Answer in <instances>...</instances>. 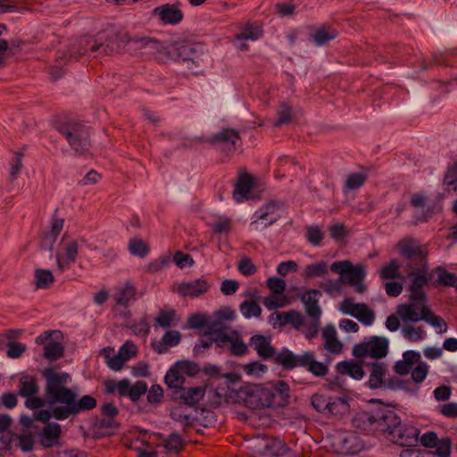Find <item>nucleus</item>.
Instances as JSON below:
<instances>
[{"label": "nucleus", "mask_w": 457, "mask_h": 457, "mask_svg": "<svg viewBox=\"0 0 457 457\" xmlns=\"http://www.w3.org/2000/svg\"><path fill=\"white\" fill-rule=\"evenodd\" d=\"M42 376L46 381L45 393L49 409L36 411L34 420L47 424L51 419L64 420L96 407L97 401L94 396L84 395L79 398L77 392L68 386L71 381L69 373L51 367L43 370Z\"/></svg>", "instance_id": "f257e3e1"}, {"label": "nucleus", "mask_w": 457, "mask_h": 457, "mask_svg": "<svg viewBox=\"0 0 457 457\" xmlns=\"http://www.w3.org/2000/svg\"><path fill=\"white\" fill-rule=\"evenodd\" d=\"M127 44H130V38L125 32L110 30L106 33L99 34L95 39L87 37H80L70 45L67 50H59L57 59L66 62L68 60H79L88 50L95 56L108 55L120 51L125 47Z\"/></svg>", "instance_id": "f03ea898"}, {"label": "nucleus", "mask_w": 457, "mask_h": 457, "mask_svg": "<svg viewBox=\"0 0 457 457\" xmlns=\"http://www.w3.org/2000/svg\"><path fill=\"white\" fill-rule=\"evenodd\" d=\"M391 410L388 405H380L369 411H359L352 418V426L366 435L378 432L383 436L386 421L395 420L390 413Z\"/></svg>", "instance_id": "7ed1b4c3"}, {"label": "nucleus", "mask_w": 457, "mask_h": 457, "mask_svg": "<svg viewBox=\"0 0 457 457\" xmlns=\"http://www.w3.org/2000/svg\"><path fill=\"white\" fill-rule=\"evenodd\" d=\"M395 421H386L383 436L388 441L403 447L414 446L419 442L420 430L410 423H403L393 409L390 411Z\"/></svg>", "instance_id": "20e7f679"}, {"label": "nucleus", "mask_w": 457, "mask_h": 457, "mask_svg": "<svg viewBox=\"0 0 457 457\" xmlns=\"http://www.w3.org/2000/svg\"><path fill=\"white\" fill-rule=\"evenodd\" d=\"M58 132L67 140L76 154H86L91 145L90 128L77 120H68L57 127Z\"/></svg>", "instance_id": "39448f33"}, {"label": "nucleus", "mask_w": 457, "mask_h": 457, "mask_svg": "<svg viewBox=\"0 0 457 457\" xmlns=\"http://www.w3.org/2000/svg\"><path fill=\"white\" fill-rule=\"evenodd\" d=\"M237 397L253 410L279 406V403L274 400V390L262 385L249 384L241 386L237 391Z\"/></svg>", "instance_id": "423d86ee"}, {"label": "nucleus", "mask_w": 457, "mask_h": 457, "mask_svg": "<svg viewBox=\"0 0 457 457\" xmlns=\"http://www.w3.org/2000/svg\"><path fill=\"white\" fill-rule=\"evenodd\" d=\"M396 313L404 322L423 320L434 327L439 334L445 333L448 328L445 320L441 316L436 315L428 304H423L418 311H414L411 305H398Z\"/></svg>", "instance_id": "0eeeda50"}, {"label": "nucleus", "mask_w": 457, "mask_h": 457, "mask_svg": "<svg viewBox=\"0 0 457 457\" xmlns=\"http://www.w3.org/2000/svg\"><path fill=\"white\" fill-rule=\"evenodd\" d=\"M428 265L427 262L422 263L415 270L408 273L411 281L408 285L409 303H401L400 305H411L414 311H418L423 304H428V295L423 287L429 282V278L427 276Z\"/></svg>", "instance_id": "6e6552de"}, {"label": "nucleus", "mask_w": 457, "mask_h": 457, "mask_svg": "<svg viewBox=\"0 0 457 457\" xmlns=\"http://www.w3.org/2000/svg\"><path fill=\"white\" fill-rule=\"evenodd\" d=\"M389 340L385 337L371 336L353 348V354L357 358L370 356L381 359L388 353Z\"/></svg>", "instance_id": "1a4fd4ad"}, {"label": "nucleus", "mask_w": 457, "mask_h": 457, "mask_svg": "<svg viewBox=\"0 0 457 457\" xmlns=\"http://www.w3.org/2000/svg\"><path fill=\"white\" fill-rule=\"evenodd\" d=\"M339 310L344 314L355 318L364 326H370L375 320V313L365 303H353L352 298H345L340 303Z\"/></svg>", "instance_id": "9d476101"}, {"label": "nucleus", "mask_w": 457, "mask_h": 457, "mask_svg": "<svg viewBox=\"0 0 457 457\" xmlns=\"http://www.w3.org/2000/svg\"><path fill=\"white\" fill-rule=\"evenodd\" d=\"M312 352L306 351L296 354L291 350L284 347L278 352L275 358V364L281 366L285 370H291L295 368L306 369Z\"/></svg>", "instance_id": "9b49d317"}, {"label": "nucleus", "mask_w": 457, "mask_h": 457, "mask_svg": "<svg viewBox=\"0 0 457 457\" xmlns=\"http://www.w3.org/2000/svg\"><path fill=\"white\" fill-rule=\"evenodd\" d=\"M209 142L212 145H223L221 150L224 151L226 154H230L241 145V137L237 130L226 128L212 134L209 138Z\"/></svg>", "instance_id": "f8f14e48"}, {"label": "nucleus", "mask_w": 457, "mask_h": 457, "mask_svg": "<svg viewBox=\"0 0 457 457\" xmlns=\"http://www.w3.org/2000/svg\"><path fill=\"white\" fill-rule=\"evenodd\" d=\"M397 249L402 257L406 260H419L420 262L425 263L428 254L425 245L411 237L403 238L397 243Z\"/></svg>", "instance_id": "ddd939ff"}, {"label": "nucleus", "mask_w": 457, "mask_h": 457, "mask_svg": "<svg viewBox=\"0 0 457 457\" xmlns=\"http://www.w3.org/2000/svg\"><path fill=\"white\" fill-rule=\"evenodd\" d=\"M205 389L202 386L185 387L181 386L171 393L172 400L183 403L188 406H195L204 396Z\"/></svg>", "instance_id": "4468645a"}, {"label": "nucleus", "mask_w": 457, "mask_h": 457, "mask_svg": "<svg viewBox=\"0 0 457 457\" xmlns=\"http://www.w3.org/2000/svg\"><path fill=\"white\" fill-rule=\"evenodd\" d=\"M282 204L277 201H270L259 208L253 214V223L263 221L264 227L274 224L280 218Z\"/></svg>", "instance_id": "2eb2a0df"}, {"label": "nucleus", "mask_w": 457, "mask_h": 457, "mask_svg": "<svg viewBox=\"0 0 457 457\" xmlns=\"http://www.w3.org/2000/svg\"><path fill=\"white\" fill-rule=\"evenodd\" d=\"M249 345L256 351L259 357L263 360H271L275 363L278 352L271 345L270 337L254 335L250 338Z\"/></svg>", "instance_id": "dca6fc26"}, {"label": "nucleus", "mask_w": 457, "mask_h": 457, "mask_svg": "<svg viewBox=\"0 0 457 457\" xmlns=\"http://www.w3.org/2000/svg\"><path fill=\"white\" fill-rule=\"evenodd\" d=\"M210 287L211 286L208 281L204 278H200L180 283L178 287V292L182 296L194 298L204 295Z\"/></svg>", "instance_id": "f3484780"}, {"label": "nucleus", "mask_w": 457, "mask_h": 457, "mask_svg": "<svg viewBox=\"0 0 457 457\" xmlns=\"http://www.w3.org/2000/svg\"><path fill=\"white\" fill-rule=\"evenodd\" d=\"M153 15L163 24L176 25L183 20V12L176 5L165 4L155 7Z\"/></svg>", "instance_id": "a211bd4d"}, {"label": "nucleus", "mask_w": 457, "mask_h": 457, "mask_svg": "<svg viewBox=\"0 0 457 457\" xmlns=\"http://www.w3.org/2000/svg\"><path fill=\"white\" fill-rule=\"evenodd\" d=\"M62 427L56 422L46 424L38 434L39 443L45 448H51L59 444Z\"/></svg>", "instance_id": "6ab92c4d"}, {"label": "nucleus", "mask_w": 457, "mask_h": 457, "mask_svg": "<svg viewBox=\"0 0 457 457\" xmlns=\"http://www.w3.org/2000/svg\"><path fill=\"white\" fill-rule=\"evenodd\" d=\"M170 53L174 56L176 61L187 62L188 69H193V66H196V62L199 59L197 52L190 44H182L174 46Z\"/></svg>", "instance_id": "aec40b11"}, {"label": "nucleus", "mask_w": 457, "mask_h": 457, "mask_svg": "<svg viewBox=\"0 0 457 457\" xmlns=\"http://www.w3.org/2000/svg\"><path fill=\"white\" fill-rule=\"evenodd\" d=\"M366 366L370 371V378L368 381L369 387L371 389L382 387L387 372L386 364L375 361L370 363H367Z\"/></svg>", "instance_id": "412c9836"}, {"label": "nucleus", "mask_w": 457, "mask_h": 457, "mask_svg": "<svg viewBox=\"0 0 457 457\" xmlns=\"http://www.w3.org/2000/svg\"><path fill=\"white\" fill-rule=\"evenodd\" d=\"M321 293L318 289H308L302 296L301 300L305 306L306 313L309 317L319 320L321 315V310L318 301Z\"/></svg>", "instance_id": "4be33fe9"}, {"label": "nucleus", "mask_w": 457, "mask_h": 457, "mask_svg": "<svg viewBox=\"0 0 457 457\" xmlns=\"http://www.w3.org/2000/svg\"><path fill=\"white\" fill-rule=\"evenodd\" d=\"M130 44L135 46V48L144 50L145 54H153L161 52L163 48L162 43L154 37H137L130 38Z\"/></svg>", "instance_id": "5701e85b"}, {"label": "nucleus", "mask_w": 457, "mask_h": 457, "mask_svg": "<svg viewBox=\"0 0 457 457\" xmlns=\"http://www.w3.org/2000/svg\"><path fill=\"white\" fill-rule=\"evenodd\" d=\"M39 386L37 378L31 375H21L18 384V395L21 397H29L37 395Z\"/></svg>", "instance_id": "b1692460"}, {"label": "nucleus", "mask_w": 457, "mask_h": 457, "mask_svg": "<svg viewBox=\"0 0 457 457\" xmlns=\"http://www.w3.org/2000/svg\"><path fill=\"white\" fill-rule=\"evenodd\" d=\"M253 187V178L248 174L240 175L238 180L235 184L233 191V198L236 202L239 203L247 197L251 189Z\"/></svg>", "instance_id": "393cba45"}, {"label": "nucleus", "mask_w": 457, "mask_h": 457, "mask_svg": "<svg viewBox=\"0 0 457 457\" xmlns=\"http://www.w3.org/2000/svg\"><path fill=\"white\" fill-rule=\"evenodd\" d=\"M338 373L349 375L351 378L360 380L363 378L365 372L362 365L355 361H343L337 364Z\"/></svg>", "instance_id": "a878e982"}, {"label": "nucleus", "mask_w": 457, "mask_h": 457, "mask_svg": "<svg viewBox=\"0 0 457 457\" xmlns=\"http://www.w3.org/2000/svg\"><path fill=\"white\" fill-rule=\"evenodd\" d=\"M181 341V334L177 330H167L162 337L161 342L154 345V351L160 354L167 352L168 347L177 346Z\"/></svg>", "instance_id": "bb28decb"}, {"label": "nucleus", "mask_w": 457, "mask_h": 457, "mask_svg": "<svg viewBox=\"0 0 457 457\" xmlns=\"http://www.w3.org/2000/svg\"><path fill=\"white\" fill-rule=\"evenodd\" d=\"M135 287L131 283L127 282L123 287L118 289L114 299L118 305L126 306L129 302L135 297Z\"/></svg>", "instance_id": "cd10ccee"}, {"label": "nucleus", "mask_w": 457, "mask_h": 457, "mask_svg": "<svg viewBox=\"0 0 457 457\" xmlns=\"http://www.w3.org/2000/svg\"><path fill=\"white\" fill-rule=\"evenodd\" d=\"M433 272L438 275L437 279L435 282V286L441 285L445 287H456L457 275L455 273L450 272L440 266L436 267Z\"/></svg>", "instance_id": "c85d7f7f"}, {"label": "nucleus", "mask_w": 457, "mask_h": 457, "mask_svg": "<svg viewBox=\"0 0 457 457\" xmlns=\"http://www.w3.org/2000/svg\"><path fill=\"white\" fill-rule=\"evenodd\" d=\"M337 37V32L334 29H327L325 27L319 28L316 31L312 34L314 44L318 46H321L327 44L328 41L335 39Z\"/></svg>", "instance_id": "c756f323"}, {"label": "nucleus", "mask_w": 457, "mask_h": 457, "mask_svg": "<svg viewBox=\"0 0 457 457\" xmlns=\"http://www.w3.org/2000/svg\"><path fill=\"white\" fill-rule=\"evenodd\" d=\"M262 37V31L257 27H253L252 24H245L241 31L235 36L236 41L243 40H257Z\"/></svg>", "instance_id": "7c9ffc66"}, {"label": "nucleus", "mask_w": 457, "mask_h": 457, "mask_svg": "<svg viewBox=\"0 0 457 457\" xmlns=\"http://www.w3.org/2000/svg\"><path fill=\"white\" fill-rule=\"evenodd\" d=\"M349 408L348 402L344 397H329V404L325 414L341 415Z\"/></svg>", "instance_id": "2f4dec72"}, {"label": "nucleus", "mask_w": 457, "mask_h": 457, "mask_svg": "<svg viewBox=\"0 0 457 457\" xmlns=\"http://www.w3.org/2000/svg\"><path fill=\"white\" fill-rule=\"evenodd\" d=\"M328 263L324 261H320L316 263L306 265L303 270V276L306 278L322 277L328 273Z\"/></svg>", "instance_id": "473e14b6"}, {"label": "nucleus", "mask_w": 457, "mask_h": 457, "mask_svg": "<svg viewBox=\"0 0 457 457\" xmlns=\"http://www.w3.org/2000/svg\"><path fill=\"white\" fill-rule=\"evenodd\" d=\"M119 428V424L112 418H104L96 423V428L99 436H108L113 434V430Z\"/></svg>", "instance_id": "72a5a7b5"}, {"label": "nucleus", "mask_w": 457, "mask_h": 457, "mask_svg": "<svg viewBox=\"0 0 457 457\" xmlns=\"http://www.w3.org/2000/svg\"><path fill=\"white\" fill-rule=\"evenodd\" d=\"M54 281V278L51 270L44 269H37L35 270V284L37 288H48Z\"/></svg>", "instance_id": "f704fd0d"}, {"label": "nucleus", "mask_w": 457, "mask_h": 457, "mask_svg": "<svg viewBox=\"0 0 457 457\" xmlns=\"http://www.w3.org/2000/svg\"><path fill=\"white\" fill-rule=\"evenodd\" d=\"M128 248L129 253L133 256H137L139 258H145L150 251V248L147 245V244L139 238L130 239L129 241Z\"/></svg>", "instance_id": "c9c22d12"}, {"label": "nucleus", "mask_w": 457, "mask_h": 457, "mask_svg": "<svg viewBox=\"0 0 457 457\" xmlns=\"http://www.w3.org/2000/svg\"><path fill=\"white\" fill-rule=\"evenodd\" d=\"M63 346L61 343L52 340L44 346V357L50 361H56L62 357Z\"/></svg>", "instance_id": "e433bc0d"}, {"label": "nucleus", "mask_w": 457, "mask_h": 457, "mask_svg": "<svg viewBox=\"0 0 457 457\" xmlns=\"http://www.w3.org/2000/svg\"><path fill=\"white\" fill-rule=\"evenodd\" d=\"M209 329L211 334L213 336V342H222V343H230L233 337L226 333H224L225 327L221 322L212 321L209 325Z\"/></svg>", "instance_id": "4c0bfd02"}, {"label": "nucleus", "mask_w": 457, "mask_h": 457, "mask_svg": "<svg viewBox=\"0 0 457 457\" xmlns=\"http://www.w3.org/2000/svg\"><path fill=\"white\" fill-rule=\"evenodd\" d=\"M269 389L274 390V400L276 401L277 397H278L279 401H277V403H279V405L287 403L288 398L290 397V388L286 381L278 380L273 385V386L269 387Z\"/></svg>", "instance_id": "58836bf2"}, {"label": "nucleus", "mask_w": 457, "mask_h": 457, "mask_svg": "<svg viewBox=\"0 0 457 457\" xmlns=\"http://www.w3.org/2000/svg\"><path fill=\"white\" fill-rule=\"evenodd\" d=\"M185 378L180 371L176 368H171L168 370L164 377V382L170 388L176 390L183 386Z\"/></svg>", "instance_id": "ea45409f"}, {"label": "nucleus", "mask_w": 457, "mask_h": 457, "mask_svg": "<svg viewBox=\"0 0 457 457\" xmlns=\"http://www.w3.org/2000/svg\"><path fill=\"white\" fill-rule=\"evenodd\" d=\"M239 311L246 319H250L252 317L258 318L262 313V308L255 300L244 301L239 305Z\"/></svg>", "instance_id": "a19ab883"}, {"label": "nucleus", "mask_w": 457, "mask_h": 457, "mask_svg": "<svg viewBox=\"0 0 457 457\" xmlns=\"http://www.w3.org/2000/svg\"><path fill=\"white\" fill-rule=\"evenodd\" d=\"M399 262L396 259H392L386 265L383 266L380 270V278L382 279L401 278L399 272Z\"/></svg>", "instance_id": "79ce46f5"}, {"label": "nucleus", "mask_w": 457, "mask_h": 457, "mask_svg": "<svg viewBox=\"0 0 457 457\" xmlns=\"http://www.w3.org/2000/svg\"><path fill=\"white\" fill-rule=\"evenodd\" d=\"M402 334L403 337L410 342L421 341L426 337V332L421 326L417 328L412 326H403L402 328Z\"/></svg>", "instance_id": "37998d69"}, {"label": "nucleus", "mask_w": 457, "mask_h": 457, "mask_svg": "<svg viewBox=\"0 0 457 457\" xmlns=\"http://www.w3.org/2000/svg\"><path fill=\"white\" fill-rule=\"evenodd\" d=\"M452 442L449 437H443L437 440L436 445L434 446L435 452L423 451L425 454H436L438 457H449L451 454Z\"/></svg>", "instance_id": "c03bdc74"}, {"label": "nucleus", "mask_w": 457, "mask_h": 457, "mask_svg": "<svg viewBox=\"0 0 457 457\" xmlns=\"http://www.w3.org/2000/svg\"><path fill=\"white\" fill-rule=\"evenodd\" d=\"M366 277V270L363 265H353L352 268L349 269V272H347L345 276V281L349 285L357 284L358 282L363 281Z\"/></svg>", "instance_id": "a18cd8bd"}, {"label": "nucleus", "mask_w": 457, "mask_h": 457, "mask_svg": "<svg viewBox=\"0 0 457 457\" xmlns=\"http://www.w3.org/2000/svg\"><path fill=\"white\" fill-rule=\"evenodd\" d=\"M277 114L278 119L273 124L274 127H280L281 125L287 124L292 120V109L286 103H282L278 105Z\"/></svg>", "instance_id": "49530a36"}, {"label": "nucleus", "mask_w": 457, "mask_h": 457, "mask_svg": "<svg viewBox=\"0 0 457 457\" xmlns=\"http://www.w3.org/2000/svg\"><path fill=\"white\" fill-rule=\"evenodd\" d=\"M305 370H307L315 377H324L328 371V366L326 364L315 360V355L313 353L311 355Z\"/></svg>", "instance_id": "de8ad7c7"}, {"label": "nucleus", "mask_w": 457, "mask_h": 457, "mask_svg": "<svg viewBox=\"0 0 457 457\" xmlns=\"http://www.w3.org/2000/svg\"><path fill=\"white\" fill-rule=\"evenodd\" d=\"M345 283L344 278L339 277L337 279H328L320 282V287L329 295H335L341 293L342 284Z\"/></svg>", "instance_id": "09e8293b"}, {"label": "nucleus", "mask_w": 457, "mask_h": 457, "mask_svg": "<svg viewBox=\"0 0 457 457\" xmlns=\"http://www.w3.org/2000/svg\"><path fill=\"white\" fill-rule=\"evenodd\" d=\"M279 316H282L284 318L282 326L291 324L295 328H300L303 324V318L302 314L295 310H291L286 312H283V314H279Z\"/></svg>", "instance_id": "8fccbe9b"}, {"label": "nucleus", "mask_w": 457, "mask_h": 457, "mask_svg": "<svg viewBox=\"0 0 457 457\" xmlns=\"http://www.w3.org/2000/svg\"><path fill=\"white\" fill-rule=\"evenodd\" d=\"M210 226L216 234L228 233L231 229V220L225 216H218Z\"/></svg>", "instance_id": "3c124183"}, {"label": "nucleus", "mask_w": 457, "mask_h": 457, "mask_svg": "<svg viewBox=\"0 0 457 457\" xmlns=\"http://www.w3.org/2000/svg\"><path fill=\"white\" fill-rule=\"evenodd\" d=\"M162 445L167 451L177 453L182 449L183 440L179 434L171 433L163 440Z\"/></svg>", "instance_id": "603ef678"}, {"label": "nucleus", "mask_w": 457, "mask_h": 457, "mask_svg": "<svg viewBox=\"0 0 457 457\" xmlns=\"http://www.w3.org/2000/svg\"><path fill=\"white\" fill-rule=\"evenodd\" d=\"M170 416L174 421L179 422L184 427L192 426L195 420L191 415L186 414L179 406L172 408Z\"/></svg>", "instance_id": "864d4df0"}, {"label": "nucleus", "mask_w": 457, "mask_h": 457, "mask_svg": "<svg viewBox=\"0 0 457 457\" xmlns=\"http://www.w3.org/2000/svg\"><path fill=\"white\" fill-rule=\"evenodd\" d=\"M444 184L449 192L453 191L457 193V162L448 168L444 178Z\"/></svg>", "instance_id": "5fc2aeb1"}, {"label": "nucleus", "mask_w": 457, "mask_h": 457, "mask_svg": "<svg viewBox=\"0 0 457 457\" xmlns=\"http://www.w3.org/2000/svg\"><path fill=\"white\" fill-rule=\"evenodd\" d=\"M129 328L136 336L145 337L150 331V327L146 316L141 318L138 321L131 323Z\"/></svg>", "instance_id": "6e6d98bb"}, {"label": "nucleus", "mask_w": 457, "mask_h": 457, "mask_svg": "<svg viewBox=\"0 0 457 457\" xmlns=\"http://www.w3.org/2000/svg\"><path fill=\"white\" fill-rule=\"evenodd\" d=\"M244 371L249 376L262 377L267 372L268 367L260 361H252L243 366Z\"/></svg>", "instance_id": "4d7b16f0"}, {"label": "nucleus", "mask_w": 457, "mask_h": 457, "mask_svg": "<svg viewBox=\"0 0 457 457\" xmlns=\"http://www.w3.org/2000/svg\"><path fill=\"white\" fill-rule=\"evenodd\" d=\"M366 179V176L362 173H351L346 178L345 187L347 189H358L364 184Z\"/></svg>", "instance_id": "13d9d810"}, {"label": "nucleus", "mask_w": 457, "mask_h": 457, "mask_svg": "<svg viewBox=\"0 0 457 457\" xmlns=\"http://www.w3.org/2000/svg\"><path fill=\"white\" fill-rule=\"evenodd\" d=\"M147 392V385L145 381H137L129 387V397L132 402H137Z\"/></svg>", "instance_id": "bf43d9fd"}, {"label": "nucleus", "mask_w": 457, "mask_h": 457, "mask_svg": "<svg viewBox=\"0 0 457 457\" xmlns=\"http://www.w3.org/2000/svg\"><path fill=\"white\" fill-rule=\"evenodd\" d=\"M311 402L316 411L325 413L329 404V397L317 393L312 396Z\"/></svg>", "instance_id": "052dcab7"}, {"label": "nucleus", "mask_w": 457, "mask_h": 457, "mask_svg": "<svg viewBox=\"0 0 457 457\" xmlns=\"http://www.w3.org/2000/svg\"><path fill=\"white\" fill-rule=\"evenodd\" d=\"M323 237V233L318 226H311L307 228L306 238L312 245H320Z\"/></svg>", "instance_id": "680f3d73"}, {"label": "nucleus", "mask_w": 457, "mask_h": 457, "mask_svg": "<svg viewBox=\"0 0 457 457\" xmlns=\"http://www.w3.org/2000/svg\"><path fill=\"white\" fill-rule=\"evenodd\" d=\"M24 404L28 409L37 411V410L42 409L43 407L47 405L48 401H47L46 395L43 398L40 396H37V395H36L27 397Z\"/></svg>", "instance_id": "e2e57ef3"}, {"label": "nucleus", "mask_w": 457, "mask_h": 457, "mask_svg": "<svg viewBox=\"0 0 457 457\" xmlns=\"http://www.w3.org/2000/svg\"><path fill=\"white\" fill-rule=\"evenodd\" d=\"M8 350L6 354L9 358L16 359L22 355V353L26 351L27 347L24 344L19 342H8L7 343Z\"/></svg>", "instance_id": "0e129e2a"}, {"label": "nucleus", "mask_w": 457, "mask_h": 457, "mask_svg": "<svg viewBox=\"0 0 457 457\" xmlns=\"http://www.w3.org/2000/svg\"><path fill=\"white\" fill-rule=\"evenodd\" d=\"M173 262L176 263L178 267L180 269L186 267H191L194 265L195 262L191 255L188 253H184L181 251H177L173 255Z\"/></svg>", "instance_id": "69168bd1"}, {"label": "nucleus", "mask_w": 457, "mask_h": 457, "mask_svg": "<svg viewBox=\"0 0 457 457\" xmlns=\"http://www.w3.org/2000/svg\"><path fill=\"white\" fill-rule=\"evenodd\" d=\"M17 439L19 442V447L21 451L28 453L33 450L35 441L30 432H26L18 436Z\"/></svg>", "instance_id": "338daca9"}, {"label": "nucleus", "mask_w": 457, "mask_h": 457, "mask_svg": "<svg viewBox=\"0 0 457 457\" xmlns=\"http://www.w3.org/2000/svg\"><path fill=\"white\" fill-rule=\"evenodd\" d=\"M238 271L245 276H251L257 271L255 265L248 257L241 259L237 265Z\"/></svg>", "instance_id": "774afa93"}]
</instances>
